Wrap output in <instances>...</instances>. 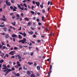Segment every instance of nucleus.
<instances>
[{"label":"nucleus","mask_w":77,"mask_h":77,"mask_svg":"<svg viewBox=\"0 0 77 77\" xmlns=\"http://www.w3.org/2000/svg\"><path fill=\"white\" fill-rule=\"evenodd\" d=\"M26 39L25 38H23V40H20L18 41V42H21L22 44H25V42H26Z\"/></svg>","instance_id":"f257e3e1"},{"label":"nucleus","mask_w":77,"mask_h":77,"mask_svg":"<svg viewBox=\"0 0 77 77\" xmlns=\"http://www.w3.org/2000/svg\"><path fill=\"white\" fill-rule=\"evenodd\" d=\"M16 17H17L16 20H20V21H21L22 20V18H21V17L20 18V15H19V14H17Z\"/></svg>","instance_id":"f03ea898"},{"label":"nucleus","mask_w":77,"mask_h":77,"mask_svg":"<svg viewBox=\"0 0 77 77\" xmlns=\"http://www.w3.org/2000/svg\"><path fill=\"white\" fill-rule=\"evenodd\" d=\"M18 7L19 9H21V10H22V11H23L24 10V7H22L21 8V6L19 4H17Z\"/></svg>","instance_id":"7ed1b4c3"},{"label":"nucleus","mask_w":77,"mask_h":77,"mask_svg":"<svg viewBox=\"0 0 77 77\" xmlns=\"http://www.w3.org/2000/svg\"><path fill=\"white\" fill-rule=\"evenodd\" d=\"M14 53H15V51H12L10 53H9L8 54H10V55H14V54H14Z\"/></svg>","instance_id":"20e7f679"},{"label":"nucleus","mask_w":77,"mask_h":77,"mask_svg":"<svg viewBox=\"0 0 77 77\" xmlns=\"http://www.w3.org/2000/svg\"><path fill=\"white\" fill-rule=\"evenodd\" d=\"M6 5L7 6H11V3L10 2H8V1H6Z\"/></svg>","instance_id":"39448f33"},{"label":"nucleus","mask_w":77,"mask_h":77,"mask_svg":"<svg viewBox=\"0 0 77 77\" xmlns=\"http://www.w3.org/2000/svg\"><path fill=\"white\" fill-rule=\"evenodd\" d=\"M35 4L38 7H39V5H40V3L39 2H36Z\"/></svg>","instance_id":"423d86ee"},{"label":"nucleus","mask_w":77,"mask_h":77,"mask_svg":"<svg viewBox=\"0 0 77 77\" xmlns=\"http://www.w3.org/2000/svg\"><path fill=\"white\" fill-rule=\"evenodd\" d=\"M11 36L13 38H15V37H17V35L16 34H12Z\"/></svg>","instance_id":"0eeeda50"},{"label":"nucleus","mask_w":77,"mask_h":77,"mask_svg":"<svg viewBox=\"0 0 77 77\" xmlns=\"http://www.w3.org/2000/svg\"><path fill=\"white\" fill-rule=\"evenodd\" d=\"M37 69L38 71L40 70V69H41V68H40V66H37Z\"/></svg>","instance_id":"6e6552de"},{"label":"nucleus","mask_w":77,"mask_h":77,"mask_svg":"<svg viewBox=\"0 0 77 77\" xmlns=\"http://www.w3.org/2000/svg\"><path fill=\"white\" fill-rule=\"evenodd\" d=\"M0 20L1 21H6V19L4 18H1Z\"/></svg>","instance_id":"1a4fd4ad"},{"label":"nucleus","mask_w":77,"mask_h":77,"mask_svg":"<svg viewBox=\"0 0 77 77\" xmlns=\"http://www.w3.org/2000/svg\"><path fill=\"white\" fill-rule=\"evenodd\" d=\"M26 73L27 74H28V75H30V74H31V73H30V72L29 71H27L26 72Z\"/></svg>","instance_id":"9d476101"},{"label":"nucleus","mask_w":77,"mask_h":77,"mask_svg":"<svg viewBox=\"0 0 77 77\" xmlns=\"http://www.w3.org/2000/svg\"><path fill=\"white\" fill-rule=\"evenodd\" d=\"M17 56L18 57V59H20L21 58V57L20 56L19 54L17 55Z\"/></svg>","instance_id":"9b49d317"},{"label":"nucleus","mask_w":77,"mask_h":77,"mask_svg":"<svg viewBox=\"0 0 77 77\" xmlns=\"http://www.w3.org/2000/svg\"><path fill=\"white\" fill-rule=\"evenodd\" d=\"M20 74L19 73H16V75L15 76H17V77H19L20 76Z\"/></svg>","instance_id":"f8f14e48"},{"label":"nucleus","mask_w":77,"mask_h":77,"mask_svg":"<svg viewBox=\"0 0 77 77\" xmlns=\"http://www.w3.org/2000/svg\"><path fill=\"white\" fill-rule=\"evenodd\" d=\"M30 77H35V75L34 74H32L30 75Z\"/></svg>","instance_id":"ddd939ff"},{"label":"nucleus","mask_w":77,"mask_h":77,"mask_svg":"<svg viewBox=\"0 0 77 77\" xmlns=\"http://www.w3.org/2000/svg\"><path fill=\"white\" fill-rule=\"evenodd\" d=\"M11 71H12V70H11V69H8V71H6V72H8V73H9V72H11Z\"/></svg>","instance_id":"4468645a"},{"label":"nucleus","mask_w":77,"mask_h":77,"mask_svg":"<svg viewBox=\"0 0 77 77\" xmlns=\"http://www.w3.org/2000/svg\"><path fill=\"white\" fill-rule=\"evenodd\" d=\"M24 20H25L26 21H29V19L27 17H25L24 18Z\"/></svg>","instance_id":"2eb2a0df"},{"label":"nucleus","mask_w":77,"mask_h":77,"mask_svg":"<svg viewBox=\"0 0 77 77\" xmlns=\"http://www.w3.org/2000/svg\"><path fill=\"white\" fill-rule=\"evenodd\" d=\"M18 47L20 48H23V46L20 45H19Z\"/></svg>","instance_id":"dca6fc26"},{"label":"nucleus","mask_w":77,"mask_h":77,"mask_svg":"<svg viewBox=\"0 0 77 77\" xmlns=\"http://www.w3.org/2000/svg\"><path fill=\"white\" fill-rule=\"evenodd\" d=\"M9 38V34H6L5 35V38Z\"/></svg>","instance_id":"f3484780"},{"label":"nucleus","mask_w":77,"mask_h":77,"mask_svg":"<svg viewBox=\"0 0 77 77\" xmlns=\"http://www.w3.org/2000/svg\"><path fill=\"white\" fill-rule=\"evenodd\" d=\"M28 32L29 33H30V34L31 35H32V34L33 33V31H31L30 32Z\"/></svg>","instance_id":"a211bd4d"},{"label":"nucleus","mask_w":77,"mask_h":77,"mask_svg":"<svg viewBox=\"0 0 77 77\" xmlns=\"http://www.w3.org/2000/svg\"><path fill=\"white\" fill-rule=\"evenodd\" d=\"M0 27H5V25H0Z\"/></svg>","instance_id":"6ab92c4d"},{"label":"nucleus","mask_w":77,"mask_h":77,"mask_svg":"<svg viewBox=\"0 0 77 77\" xmlns=\"http://www.w3.org/2000/svg\"><path fill=\"white\" fill-rule=\"evenodd\" d=\"M23 35L24 37H26V34L25 32H23Z\"/></svg>","instance_id":"aec40b11"},{"label":"nucleus","mask_w":77,"mask_h":77,"mask_svg":"<svg viewBox=\"0 0 77 77\" xmlns=\"http://www.w3.org/2000/svg\"><path fill=\"white\" fill-rule=\"evenodd\" d=\"M23 6H25V8H27V5H26V3H23Z\"/></svg>","instance_id":"412c9836"},{"label":"nucleus","mask_w":77,"mask_h":77,"mask_svg":"<svg viewBox=\"0 0 77 77\" xmlns=\"http://www.w3.org/2000/svg\"><path fill=\"white\" fill-rule=\"evenodd\" d=\"M4 31V32H6V31L7 30V28L4 27V29H3Z\"/></svg>","instance_id":"4be33fe9"},{"label":"nucleus","mask_w":77,"mask_h":77,"mask_svg":"<svg viewBox=\"0 0 77 77\" xmlns=\"http://www.w3.org/2000/svg\"><path fill=\"white\" fill-rule=\"evenodd\" d=\"M23 69L24 70H27V68H26L24 66H23Z\"/></svg>","instance_id":"5701e85b"},{"label":"nucleus","mask_w":77,"mask_h":77,"mask_svg":"<svg viewBox=\"0 0 77 77\" xmlns=\"http://www.w3.org/2000/svg\"><path fill=\"white\" fill-rule=\"evenodd\" d=\"M28 63L29 64V65H31L32 64H33V63L30 62H28Z\"/></svg>","instance_id":"b1692460"},{"label":"nucleus","mask_w":77,"mask_h":77,"mask_svg":"<svg viewBox=\"0 0 77 77\" xmlns=\"http://www.w3.org/2000/svg\"><path fill=\"white\" fill-rule=\"evenodd\" d=\"M5 48H6V46H4L2 47V48H1V49L3 50H4V49H5Z\"/></svg>","instance_id":"393cba45"},{"label":"nucleus","mask_w":77,"mask_h":77,"mask_svg":"<svg viewBox=\"0 0 77 77\" xmlns=\"http://www.w3.org/2000/svg\"><path fill=\"white\" fill-rule=\"evenodd\" d=\"M18 36H19L18 38L19 39H21V38H22V37H21V36L20 35H19Z\"/></svg>","instance_id":"a878e982"},{"label":"nucleus","mask_w":77,"mask_h":77,"mask_svg":"<svg viewBox=\"0 0 77 77\" xmlns=\"http://www.w3.org/2000/svg\"><path fill=\"white\" fill-rule=\"evenodd\" d=\"M45 9H43V10H42V13L43 14H44V13H45Z\"/></svg>","instance_id":"bb28decb"},{"label":"nucleus","mask_w":77,"mask_h":77,"mask_svg":"<svg viewBox=\"0 0 77 77\" xmlns=\"http://www.w3.org/2000/svg\"><path fill=\"white\" fill-rule=\"evenodd\" d=\"M16 23V22H14V23L13 22H11V24H12L14 26H15V24Z\"/></svg>","instance_id":"cd10ccee"},{"label":"nucleus","mask_w":77,"mask_h":77,"mask_svg":"<svg viewBox=\"0 0 77 77\" xmlns=\"http://www.w3.org/2000/svg\"><path fill=\"white\" fill-rule=\"evenodd\" d=\"M3 62H4V60H3L2 59L1 60H0V63H3Z\"/></svg>","instance_id":"c85d7f7f"},{"label":"nucleus","mask_w":77,"mask_h":77,"mask_svg":"<svg viewBox=\"0 0 77 77\" xmlns=\"http://www.w3.org/2000/svg\"><path fill=\"white\" fill-rule=\"evenodd\" d=\"M20 15L22 17H24V14H23V13H21Z\"/></svg>","instance_id":"c756f323"},{"label":"nucleus","mask_w":77,"mask_h":77,"mask_svg":"<svg viewBox=\"0 0 77 77\" xmlns=\"http://www.w3.org/2000/svg\"><path fill=\"white\" fill-rule=\"evenodd\" d=\"M7 68V66L4 67H3L2 68V69H6Z\"/></svg>","instance_id":"7c9ffc66"},{"label":"nucleus","mask_w":77,"mask_h":77,"mask_svg":"<svg viewBox=\"0 0 77 77\" xmlns=\"http://www.w3.org/2000/svg\"><path fill=\"white\" fill-rule=\"evenodd\" d=\"M11 59H14V58H15V56H12L11 57Z\"/></svg>","instance_id":"2f4dec72"},{"label":"nucleus","mask_w":77,"mask_h":77,"mask_svg":"<svg viewBox=\"0 0 77 77\" xmlns=\"http://www.w3.org/2000/svg\"><path fill=\"white\" fill-rule=\"evenodd\" d=\"M31 24H32V23L30 22H29L28 23V26H30Z\"/></svg>","instance_id":"473e14b6"},{"label":"nucleus","mask_w":77,"mask_h":77,"mask_svg":"<svg viewBox=\"0 0 77 77\" xmlns=\"http://www.w3.org/2000/svg\"><path fill=\"white\" fill-rule=\"evenodd\" d=\"M52 68V66L51 65L50 66L49 70H51Z\"/></svg>","instance_id":"72a5a7b5"},{"label":"nucleus","mask_w":77,"mask_h":77,"mask_svg":"<svg viewBox=\"0 0 77 77\" xmlns=\"http://www.w3.org/2000/svg\"><path fill=\"white\" fill-rule=\"evenodd\" d=\"M36 50L37 51V52H38V51H39V49H38V48H37L36 49Z\"/></svg>","instance_id":"f704fd0d"},{"label":"nucleus","mask_w":77,"mask_h":77,"mask_svg":"<svg viewBox=\"0 0 77 77\" xmlns=\"http://www.w3.org/2000/svg\"><path fill=\"white\" fill-rule=\"evenodd\" d=\"M4 6L3 7V9H5L6 7V5L5 4H4Z\"/></svg>","instance_id":"c9c22d12"},{"label":"nucleus","mask_w":77,"mask_h":77,"mask_svg":"<svg viewBox=\"0 0 77 77\" xmlns=\"http://www.w3.org/2000/svg\"><path fill=\"white\" fill-rule=\"evenodd\" d=\"M14 50H17L18 49V48L17 47H15L14 48Z\"/></svg>","instance_id":"e433bc0d"},{"label":"nucleus","mask_w":77,"mask_h":77,"mask_svg":"<svg viewBox=\"0 0 77 77\" xmlns=\"http://www.w3.org/2000/svg\"><path fill=\"white\" fill-rule=\"evenodd\" d=\"M10 15H11V16H12V15H14V14L13 13H11L10 14Z\"/></svg>","instance_id":"4c0bfd02"},{"label":"nucleus","mask_w":77,"mask_h":77,"mask_svg":"<svg viewBox=\"0 0 77 77\" xmlns=\"http://www.w3.org/2000/svg\"><path fill=\"white\" fill-rule=\"evenodd\" d=\"M36 75L38 76H39V73H36Z\"/></svg>","instance_id":"58836bf2"},{"label":"nucleus","mask_w":77,"mask_h":77,"mask_svg":"<svg viewBox=\"0 0 77 77\" xmlns=\"http://www.w3.org/2000/svg\"><path fill=\"white\" fill-rule=\"evenodd\" d=\"M31 13L32 14H35V12H34V11H31Z\"/></svg>","instance_id":"ea45409f"},{"label":"nucleus","mask_w":77,"mask_h":77,"mask_svg":"<svg viewBox=\"0 0 77 77\" xmlns=\"http://www.w3.org/2000/svg\"><path fill=\"white\" fill-rule=\"evenodd\" d=\"M38 24L39 25V26H41V25H42V23L40 22H39L38 23Z\"/></svg>","instance_id":"a19ab883"},{"label":"nucleus","mask_w":77,"mask_h":77,"mask_svg":"<svg viewBox=\"0 0 77 77\" xmlns=\"http://www.w3.org/2000/svg\"><path fill=\"white\" fill-rule=\"evenodd\" d=\"M11 2L12 3H14V0H11Z\"/></svg>","instance_id":"79ce46f5"},{"label":"nucleus","mask_w":77,"mask_h":77,"mask_svg":"<svg viewBox=\"0 0 77 77\" xmlns=\"http://www.w3.org/2000/svg\"><path fill=\"white\" fill-rule=\"evenodd\" d=\"M33 52H31L30 54L31 56H33Z\"/></svg>","instance_id":"37998d69"},{"label":"nucleus","mask_w":77,"mask_h":77,"mask_svg":"<svg viewBox=\"0 0 77 77\" xmlns=\"http://www.w3.org/2000/svg\"><path fill=\"white\" fill-rule=\"evenodd\" d=\"M8 72H6V74L5 75V76H6L7 75H8Z\"/></svg>","instance_id":"c03bdc74"},{"label":"nucleus","mask_w":77,"mask_h":77,"mask_svg":"<svg viewBox=\"0 0 77 77\" xmlns=\"http://www.w3.org/2000/svg\"><path fill=\"white\" fill-rule=\"evenodd\" d=\"M11 70H12L13 71H14V70H15V68H14V67H13L11 69Z\"/></svg>","instance_id":"a18cd8bd"},{"label":"nucleus","mask_w":77,"mask_h":77,"mask_svg":"<svg viewBox=\"0 0 77 77\" xmlns=\"http://www.w3.org/2000/svg\"><path fill=\"white\" fill-rule=\"evenodd\" d=\"M6 65L3 64V65H2V67H6Z\"/></svg>","instance_id":"49530a36"},{"label":"nucleus","mask_w":77,"mask_h":77,"mask_svg":"<svg viewBox=\"0 0 77 77\" xmlns=\"http://www.w3.org/2000/svg\"><path fill=\"white\" fill-rule=\"evenodd\" d=\"M26 1H27V0H24V1H22V2H23V3H26Z\"/></svg>","instance_id":"de8ad7c7"},{"label":"nucleus","mask_w":77,"mask_h":77,"mask_svg":"<svg viewBox=\"0 0 77 77\" xmlns=\"http://www.w3.org/2000/svg\"><path fill=\"white\" fill-rule=\"evenodd\" d=\"M40 6L41 8H44V6L42 5H40Z\"/></svg>","instance_id":"09e8293b"},{"label":"nucleus","mask_w":77,"mask_h":77,"mask_svg":"<svg viewBox=\"0 0 77 77\" xmlns=\"http://www.w3.org/2000/svg\"><path fill=\"white\" fill-rule=\"evenodd\" d=\"M34 66H36V65H37V64H36V63H34Z\"/></svg>","instance_id":"8fccbe9b"},{"label":"nucleus","mask_w":77,"mask_h":77,"mask_svg":"<svg viewBox=\"0 0 77 77\" xmlns=\"http://www.w3.org/2000/svg\"><path fill=\"white\" fill-rule=\"evenodd\" d=\"M36 20L37 22H39V19L38 18H37L36 19Z\"/></svg>","instance_id":"3c124183"},{"label":"nucleus","mask_w":77,"mask_h":77,"mask_svg":"<svg viewBox=\"0 0 77 77\" xmlns=\"http://www.w3.org/2000/svg\"><path fill=\"white\" fill-rule=\"evenodd\" d=\"M2 18H5V19H6V17H5V16H4V15H2Z\"/></svg>","instance_id":"603ef678"},{"label":"nucleus","mask_w":77,"mask_h":77,"mask_svg":"<svg viewBox=\"0 0 77 77\" xmlns=\"http://www.w3.org/2000/svg\"><path fill=\"white\" fill-rule=\"evenodd\" d=\"M33 38H36V35H34L33 36Z\"/></svg>","instance_id":"864d4df0"},{"label":"nucleus","mask_w":77,"mask_h":77,"mask_svg":"<svg viewBox=\"0 0 77 77\" xmlns=\"http://www.w3.org/2000/svg\"><path fill=\"white\" fill-rule=\"evenodd\" d=\"M13 41L14 42H15V38H13Z\"/></svg>","instance_id":"5fc2aeb1"},{"label":"nucleus","mask_w":77,"mask_h":77,"mask_svg":"<svg viewBox=\"0 0 77 77\" xmlns=\"http://www.w3.org/2000/svg\"><path fill=\"white\" fill-rule=\"evenodd\" d=\"M42 21H44V16L42 17Z\"/></svg>","instance_id":"6e6d98bb"},{"label":"nucleus","mask_w":77,"mask_h":77,"mask_svg":"<svg viewBox=\"0 0 77 77\" xmlns=\"http://www.w3.org/2000/svg\"><path fill=\"white\" fill-rule=\"evenodd\" d=\"M35 8V7H34V6H32V10H33V8Z\"/></svg>","instance_id":"4d7b16f0"},{"label":"nucleus","mask_w":77,"mask_h":77,"mask_svg":"<svg viewBox=\"0 0 77 77\" xmlns=\"http://www.w3.org/2000/svg\"><path fill=\"white\" fill-rule=\"evenodd\" d=\"M7 47H9L10 48V45H9V44H7Z\"/></svg>","instance_id":"13d9d810"},{"label":"nucleus","mask_w":77,"mask_h":77,"mask_svg":"<svg viewBox=\"0 0 77 77\" xmlns=\"http://www.w3.org/2000/svg\"><path fill=\"white\" fill-rule=\"evenodd\" d=\"M1 43H2V45H5V43H4L3 42H1Z\"/></svg>","instance_id":"bf43d9fd"},{"label":"nucleus","mask_w":77,"mask_h":77,"mask_svg":"<svg viewBox=\"0 0 77 77\" xmlns=\"http://www.w3.org/2000/svg\"><path fill=\"white\" fill-rule=\"evenodd\" d=\"M41 40H37V42L38 43H39V42H41Z\"/></svg>","instance_id":"052dcab7"},{"label":"nucleus","mask_w":77,"mask_h":77,"mask_svg":"<svg viewBox=\"0 0 77 77\" xmlns=\"http://www.w3.org/2000/svg\"><path fill=\"white\" fill-rule=\"evenodd\" d=\"M32 3H33V4H35V1H33L32 2Z\"/></svg>","instance_id":"680f3d73"},{"label":"nucleus","mask_w":77,"mask_h":77,"mask_svg":"<svg viewBox=\"0 0 77 77\" xmlns=\"http://www.w3.org/2000/svg\"><path fill=\"white\" fill-rule=\"evenodd\" d=\"M14 9H17V7H16L15 6L14 7Z\"/></svg>","instance_id":"e2e57ef3"},{"label":"nucleus","mask_w":77,"mask_h":77,"mask_svg":"<svg viewBox=\"0 0 77 77\" xmlns=\"http://www.w3.org/2000/svg\"><path fill=\"white\" fill-rule=\"evenodd\" d=\"M13 11H17V10L14 8L13 9Z\"/></svg>","instance_id":"0e129e2a"},{"label":"nucleus","mask_w":77,"mask_h":77,"mask_svg":"<svg viewBox=\"0 0 77 77\" xmlns=\"http://www.w3.org/2000/svg\"><path fill=\"white\" fill-rule=\"evenodd\" d=\"M50 1H48V5H50Z\"/></svg>","instance_id":"69168bd1"},{"label":"nucleus","mask_w":77,"mask_h":77,"mask_svg":"<svg viewBox=\"0 0 77 77\" xmlns=\"http://www.w3.org/2000/svg\"><path fill=\"white\" fill-rule=\"evenodd\" d=\"M7 67L8 68H10V66H9V65H7Z\"/></svg>","instance_id":"338daca9"},{"label":"nucleus","mask_w":77,"mask_h":77,"mask_svg":"<svg viewBox=\"0 0 77 77\" xmlns=\"http://www.w3.org/2000/svg\"><path fill=\"white\" fill-rule=\"evenodd\" d=\"M10 8L11 9H13V7L12 6H10Z\"/></svg>","instance_id":"774afa93"}]
</instances>
